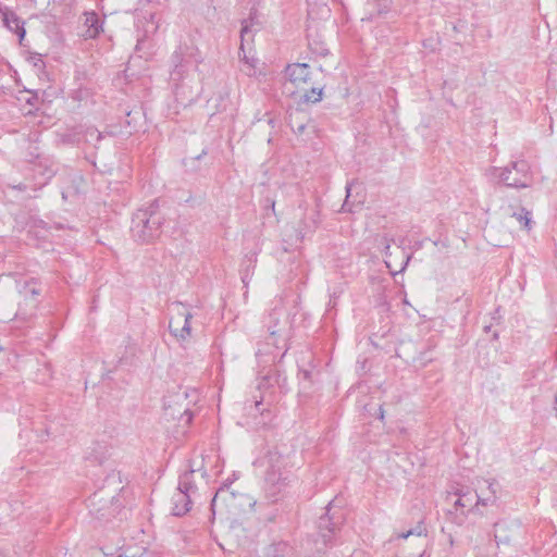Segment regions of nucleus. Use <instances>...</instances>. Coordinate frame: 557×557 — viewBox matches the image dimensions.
I'll list each match as a JSON object with an SVG mask.
<instances>
[{"instance_id": "obj_1", "label": "nucleus", "mask_w": 557, "mask_h": 557, "mask_svg": "<svg viewBox=\"0 0 557 557\" xmlns=\"http://www.w3.org/2000/svg\"><path fill=\"white\" fill-rule=\"evenodd\" d=\"M201 62L202 55L191 41L180 44L172 53L170 83L177 101L189 103L197 98L198 92L190 78V72L197 70Z\"/></svg>"}, {"instance_id": "obj_35", "label": "nucleus", "mask_w": 557, "mask_h": 557, "mask_svg": "<svg viewBox=\"0 0 557 557\" xmlns=\"http://www.w3.org/2000/svg\"><path fill=\"white\" fill-rule=\"evenodd\" d=\"M305 128H306L305 124H299L295 132L302 134Z\"/></svg>"}, {"instance_id": "obj_34", "label": "nucleus", "mask_w": 557, "mask_h": 557, "mask_svg": "<svg viewBox=\"0 0 557 557\" xmlns=\"http://www.w3.org/2000/svg\"><path fill=\"white\" fill-rule=\"evenodd\" d=\"M12 188L17 189L20 191H24V190H26L27 186L25 184H18V185H13Z\"/></svg>"}, {"instance_id": "obj_15", "label": "nucleus", "mask_w": 557, "mask_h": 557, "mask_svg": "<svg viewBox=\"0 0 557 557\" xmlns=\"http://www.w3.org/2000/svg\"><path fill=\"white\" fill-rule=\"evenodd\" d=\"M41 293L42 288L40 283L34 277L24 281V283L20 285V294L23 296L25 301H29L30 298L38 299Z\"/></svg>"}, {"instance_id": "obj_16", "label": "nucleus", "mask_w": 557, "mask_h": 557, "mask_svg": "<svg viewBox=\"0 0 557 557\" xmlns=\"http://www.w3.org/2000/svg\"><path fill=\"white\" fill-rule=\"evenodd\" d=\"M318 225V212L313 211L310 215L304 212V216L297 230V238L302 240L308 232L313 231Z\"/></svg>"}, {"instance_id": "obj_40", "label": "nucleus", "mask_w": 557, "mask_h": 557, "mask_svg": "<svg viewBox=\"0 0 557 557\" xmlns=\"http://www.w3.org/2000/svg\"><path fill=\"white\" fill-rule=\"evenodd\" d=\"M490 329H491V326H490V325H488V326H485V331H486V332H487V331H490Z\"/></svg>"}, {"instance_id": "obj_42", "label": "nucleus", "mask_w": 557, "mask_h": 557, "mask_svg": "<svg viewBox=\"0 0 557 557\" xmlns=\"http://www.w3.org/2000/svg\"><path fill=\"white\" fill-rule=\"evenodd\" d=\"M555 401H556V404H557V395H556V400H555Z\"/></svg>"}, {"instance_id": "obj_18", "label": "nucleus", "mask_w": 557, "mask_h": 557, "mask_svg": "<svg viewBox=\"0 0 557 557\" xmlns=\"http://www.w3.org/2000/svg\"><path fill=\"white\" fill-rule=\"evenodd\" d=\"M195 471L196 470H194V469H189V470L185 471L183 474H181L180 479H178V485H177L176 490L183 491V492H185L186 494H189V495L195 493L196 490H197V486L194 483V473H195Z\"/></svg>"}, {"instance_id": "obj_20", "label": "nucleus", "mask_w": 557, "mask_h": 557, "mask_svg": "<svg viewBox=\"0 0 557 557\" xmlns=\"http://www.w3.org/2000/svg\"><path fill=\"white\" fill-rule=\"evenodd\" d=\"M456 495H458V499L455 502L456 507L473 509L474 507L479 506V505H475L476 491L471 493V492H463L462 490H458L456 492Z\"/></svg>"}, {"instance_id": "obj_26", "label": "nucleus", "mask_w": 557, "mask_h": 557, "mask_svg": "<svg viewBox=\"0 0 557 557\" xmlns=\"http://www.w3.org/2000/svg\"><path fill=\"white\" fill-rule=\"evenodd\" d=\"M409 533L411 535H416V536H426L428 530H426L424 520L418 521L416 527L409 530Z\"/></svg>"}, {"instance_id": "obj_33", "label": "nucleus", "mask_w": 557, "mask_h": 557, "mask_svg": "<svg viewBox=\"0 0 557 557\" xmlns=\"http://www.w3.org/2000/svg\"><path fill=\"white\" fill-rule=\"evenodd\" d=\"M409 536H411V534L409 533V530L406 531V532H401V533L396 534V539H404V540H406Z\"/></svg>"}, {"instance_id": "obj_41", "label": "nucleus", "mask_w": 557, "mask_h": 557, "mask_svg": "<svg viewBox=\"0 0 557 557\" xmlns=\"http://www.w3.org/2000/svg\"><path fill=\"white\" fill-rule=\"evenodd\" d=\"M0 557H5V555L2 552H0Z\"/></svg>"}, {"instance_id": "obj_17", "label": "nucleus", "mask_w": 557, "mask_h": 557, "mask_svg": "<svg viewBox=\"0 0 557 557\" xmlns=\"http://www.w3.org/2000/svg\"><path fill=\"white\" fill-rule=\"evenodd\" d=\"M308 46L312 53L319 57H326L330 53V50L323 40V38L319 34H309L308 35Z\"/></svg>"}, {"instance_id": "obj_2", "label": "nucleus", "mask_w": 557, "mask_h": 557, "mask_svg": "<svg viewBox=\"0 0 557 557\" xmlns=\"http://www.w3.org/2000/svg\"><path fill=\"white\" fill-rule=\"evenodd\" d=\"M265 325L269 331V336L263 348L258 349L257 356H271V361L275 362L277 355L271 347L274 349L284 348V351L278 359V362H281L282 358L288 350V346L286 344L288 336V314L281 300L277 301L269 312Z\"/></svg>"}, {"instance_id": "obj_36", "label": "nucleus", "mask_w": 557, "mask_h": 557, "mask_svg": "<svg viewBox=\"0 0 557 557\" xmlns=\"http://www.w3.org/2000/svg\"><path fill=\"white\" fill-rule=\"evenodd\" d=\"M208 153L207 149H203L200 154H198L195 159L200 160L203 156Z\"/></svg>"}, {"instance_id": "obj_31", "label": "nucleus", "mask_w": 557, "mask_h": 557, "mask_svg": "<svg viewBox=\"0 0 557 557\" xmlns=\"http://www.w3.org/2000/svg\"><path fill=\"white\" fill-rule=\"evenodd\" d=\"M299 375L305 381H312V372L310 370H300Z\"/></svg>"}, {"instance_id": "obj_19", "label": "nucleus", "mask_w": 557, "mask_h": 557, "mask_svg": "<svg viewBox=\"0 0 557 557\" xmlns=\"http://www.w3.org/2000/svg\"><path fill=\"white\" fill-rule=\"evenodd\" d=\"M389 239L386 237V236H381V237H377L376 238V243H377V247H382L383 248V251H384V255L386 258H389L391 257V252H389V248H391V244H389ZM410 260V257L409 256H406L405 258V261L403 262V265L401 268L398 270V272H401L405 270V268L407 267L408 262ZM385 264L386 267L391 270V272L393 274L397 273V271H394L392 269V262L391 260L386 259L385 260Z\"/></svg>"}, {"instance_id": "obj_39", "label": "nucleus", "mask_w": 557, "mask_h": 557, "mask_svg": "<svg viewBox=\"0 0 557 557\" xmlns=\"http://www.w3.org/2000/svg\"><path fill=\"white\" fill-rule=\"evenodd\" d=\"M265 424V422H256V425Z\"/></svg>"}, {"instance_id": "obj_22", "label": "nucleus", "mask_w": 557, "mask_h": 557, "mask_svg": "<svg viewBox=\"0 0 557 557\" xmlns=\"http://www.w3.org/2000/svg\"><path fill=\"white\" fill-rule=\"evenodd\" d=\"M290 550H292V548L287 543L281 542V543L274 544L271 547V553H269L267 557H288L290 554Z\"/></svg>"}, {"instance_id": "obj_7", "label": "nucleus", "mask_w": 557, "mask_h": 557, "mask_svg": "<svg viewBox=\"0 0 557 557\" xmlns=\"http://www.w3.org/2000/svg\"><path fill=\"white\" fill-rule=\"evenodd\" d=\"M325 515L321 516L318 521V529L323 539L324 544H327L332 537L339 530V525L343 523V513L339 511L331 512L332 502L326 506Z\"/></svg>"}, {"instance_id": "obj_24", "label": "nucleus", "mask_w": 557, "mask_h": 557, "mask_svg": "<svg viewBox=\"0 0 557 557\" xmlns=\"http://www.w3.org/2000/svg\"><path fill=\"white\" fill-rule=\"evenodd\" d=\"M322 99L321 88H311L301 96V101L305 103H317Z\"/></svg>"}, {"instance_id": "obj_4", "label": "nucleus", "mask_w": 557, "mask_h": 557, "mask_svg": "<svg viewBox=\"0 0 557 557\" xmlns=\"http://www.w3.org/2000/svg\"><path fill=\"white\" fill-rule=\"evenodd\" d=\"M268 470L265 472V494L271 502L276 500V496L287 485V473L285 471L288 466V458L276 448L269 450L265 457Z\"/></svg>"}, {"instance_id": "obj_30", "label": "nucleus", "mask_w": 557, "mask_h": 557, "mask_svg": "<svg viewBox=\"0 0 557 557\" xmlns=\"http://www.w3.org/2000/svg\"><path fill=\"white\" fill-rule=\"evenodd\" d=\"M216 101L219 100V103L215 104V110L212 112V114L216 113V112H221V111H224L226 106H225V98L220 95L218 99H215Z\"/></svg>"}, {"instance_id": "obj_14", "label": "nucleus", "mask_w": 557, "mask_h": 557, "mask_svg": "<svg viewBox=\"0 0 557 557\" xmlns=\"http://www.w3.org/2000/svg\"><path fill=\"white\" fill-rule=\"evenodd\" d=\"M102 24L103 22L96 12H86L84 25L87 29L84 36L87 38H96L100 32H102Z\"/></svg>"}, {"instance_id": "obj_13", "label": "nucleus", "mask_w": 557, "mask_h": 557, "mask_svg": "<svg viewBox=\"0 0 557 557\" xmlns=\"http://www.w3.org/2000/svg\"><path fill=\"white\" fill-rule=\"evenodd\" d=\"M39 305V299L30 298L29 301L23 299L18 305V309L15 313V320L22 322H29L35 315Z\"/></svg>"}, {"instance_id": "obj_25", "label": "nucleus", "mask_w": 557, "mask_h": 557, "mask_svg": "<svg viewBox=\"0 0 557 557\" xmlns=\"http://www.w3.org/2000/svg\"><path fill=\"white\" fill-rule=\"evenodd\" d=\"M85 136L87 141H100L103 138V134L95 127L87 128Z\"/></svg>"}, {"instance_id": "obj_38", "label": "nucleus", "mask_w": 557, "mask_h": 557, "mask_svg": "<svg viewBox=\"0 0 557 557\" xmlns=\"http://www.w3.org/2000/svg\"><path fill=\"white\" fill-rule=\"evenodd\" d=\"M383 417H384V412H383L382 408H380V419H383Z\"/></svg>"}, {"instance_id": "obj_32", "label": "nucleus", "mask_w": 557, "mask_h": 557, "mask_svg": "<svg viewBox=\"0 0 557 557\" xmlns=\"http://www.w3.org/2000/svg\"><path fill=\"white\" fill-rule=\"evenodd\" d=\"M46 176L45 182L40 183V185H46L47 182L54 175V171L52 169H45V172L42 173Z\"/></svg>"}, {"instance_id": "obj_21", "label": "nucleus", "mask_w": 557, "mask_h": 557, "mask_svg": "<svg viewBox=\"0 0 557 557\" xmlns=\"http://www.w3.org/2000/svg\"><path fill=\"white\" fill-rule=\"evenodd\" d=\"M510 215L515 218L525 230L532 228L531 211L521 207L518 211L512 210Z\"/></svg>"}, {"instance_id": "obj_29", "label": "nucleus", "mask_w": 557, "mask_h": 557, "mask_svg": "<svg viewBox=\"0 0 557 557\" xmlns=\"http://www.w3.org/2000/svg\"><path fill=\"white\" fill-rule=\"evenodd\" d=\"M261 406H262V401L261 400H256L253 403V405L249 406L248 413L249 414H255V412H259L261 416H263L264 414V409L261 408Z\"/></svg>"}, {"instance_id": "obj_6", "label": "nucleus", "mask_w": 557, "mask_h": 557, "mask_svg": "<svg viewBox=\"0 0 557 557\" xmlns=\"http://www.w3.org/2000/svg\"><path fill=\"white\" fill-rule=\"evenodd\" d=\"M169 331L178 341H185L190 336V320L193 314L187 307L180 301L170 307Z\"/></svg>"}, {"instance_id": "obj_8", "label": "nucleus", "mask_w": 557, "mask_h": 557, "mask_svg": "<svg viewBox=\"0 0 557 557\" xmlns=\"http://www.w3.org/2000/svg\"><path fill=\"white\" fill-rule=\"evenodd\" d=\"M286 76L296 87L307 84L310 79V67L306 63H294L286 66Z\"/></svg>"}, {"instance_id": "obj_3", "label": "nucleus", "mask_w": 557, "mask_h": 557, "mask_svg": "<svg viewBox=\"0 0 557 557\" xmlns=\"http://www.w3.org/2000/svg\"><path fill=\"white\" fill-rule=\"evenodd\" d=\"M164 218L158 212V201L137 210L132 219L131 232L136 242L148 244L159 237Z\"/></svg>"}, {"instance_id": "obj_37", "label": "nucleus", "mask_w": 557, "mask_h": 557, "mask_svg": "<svg viewBox=\"0 0 557 557\" xmlns=\"http://www.w3.org/2000/svg\"><path fill=\"white\" fill-rule=\"evenodd\" d=\"M218 495H219V492L214 495V497H213V499H212V502H211V507H212V509H213V508H214V506H215V502H216V497H218Z\"/></svg>"}, {"instance_id": "obj_5", "label": "nucleus", "mask_w": 557, "mask_h": 557, "mask_svg": "<svg viewBox=\"0 0 557 557\" xmlns=\"http://www.w3.org/2000/svg\"><path fill=\"white\" fill-rule=\"evenodd\" d=\"M493 173L499 184L509 188H528L533 182L531 166L525 160L511 161L504 168H493Z\"/></svg>"}, {"instance_id": "obj_11", "label": "nucleus", "mask_w": 557, "mask_h": 557, "mask_svg": "<svg viewBox=\"0 0 557 557\" xmlns=\"http://www.w3.org/2000/svg\"><path fill=\"white\" fill-rule=\"evenodd\" d=\"M171 502H172L171 512L173 516H176V517H182V516L186 515L191 508L190 495L186 494L183 491L176 490L171 498Z\"/></svg>"}, {"instance_id": "obj_43", "label": "nucleus", "mask_w": 557, "mask_h": 557, "mask_svg": "<svg viewBox=\"0 0 557 557\" xmlns=\"http://www.w3.org/2000/svg\"><path fill=\"white\" fill-rule=\"evenodd\" d=\"M1 349H2V348L0 347V350H1Z\"/></svg>"}, {"instance_id": "obj_28", "label": "nucleus", "mask_w": 557, "mask_h": 557, "mask_svg": "<svg viewBox=\"0 0 557 557\" xmlns=\"http://www.w3.org/2000/svg\"><path fill=\"white\" fill-rule=\"evenodd\" d=\"M249 34H250V29H249V25L247 24V22L245 21L243 23V27H242V30H240V39H242V44H240V50L244 51V42L245 41H248V37H249Z\"/></svg>"}, {"instance_id": "obj_23", "label": "nucleus", "mask_w": 557, "mask_h": 557, "mask_svg": "<svg viewBox=\"0 0 557 557\" xmlns=\"http://www.w3.org/2000/svg\"><path fill=\"white\" fill-rule=\"evenodd\" d=\"M494 528H495V534H494V537H495V542L497 545L499 544H508L510 542V537L509 535H505V534H498V532H500L502 530H507L509 529V525L508 523L506 522H496L494 524Z\"/></svg>"}, {"instance_id": "obj_10", "label": "nucleus", "mask_w": 557, "mask_h": 557, "mask_svg": "<svg viewBox=\"0 0 557 557\" xmlns=\"http://www.w3.org/2000/svg\"><path fill=\"white\" fill-rule=\"evenodd\" d=\"M486 485V490L480 487V492H476L475 505L488 506L494 505L497 502L498 483L496 480H483Z\"/></svg>"}, {"instance_id": "obj_27", "label": "nucleus", "mask_w": 557, "mask_h": 557, "mask_svg": "<svg viewBox=\"0 0 557 557\" xmlns=\"http://www.w3.org/2000/svg\"><path fill=\"white\" fill-rule=\"evenodd\" d=\"M350 190H351V184L348 183L346 185V191H347L346 199H345V201H344V203L342 206V211L343 212H354L352 205L349 201Z\"/></svg>"}, {"instance_id": "obj_9", "label": "nucleus", "mask_w": 557, "mask_h": 557, "mask_svg": "<svg viewBox=\"0 0 557 557\" xmlns=\"http://www.w3.org/2000/svg\"><path fill=\"white\" fill-rule=\"evenodd\" d=\"M0 14L2 16L3 25L11 32H14L18 36L20 44H22L26 35L24 27L25 22L18 17L14 11L9 9L1 11Z\"/></svg>"}, {"instance_id": "obj_12", "label": "nucleus", "mask_w": 557, "mask_h": 557, "mask_svg": "<svg viewBox=\"0 0 557 557\" xmlns=\"http://www.w3.org/2000/svg\"><path fill=\"white\" fill-rule=\"evenodd\" d=\"M274 385H277L281 389H284L287 386V377L284 372L281 371L278 366H276L274 369H271L265 375L261 377L259 388Z\"/></svg>"}]
</instances>
